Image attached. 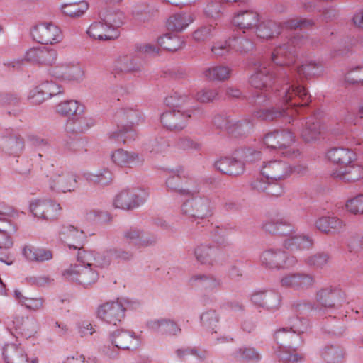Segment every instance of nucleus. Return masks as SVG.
Segmentation results:
<instances>
[{"instance_id": "1", "label": "nucleus", "mask_w": 363, "mask_h": 363, "mask_svg": "<svg viewBox=\"0 0 363 363\" xmlns=\"http://www.w3.org/2000/svg\"><path fill=\"white\" fill-rule=\"evenodd\" d=\"M279 92V95L284 102L291 103L289 106L281 111L268 109L260 110L256 113V117L263 120H273L279 116H286L289 117V122L290 123L294 120V116L298 113L296 107L306 106L311 101V96L308 95L307 90L298 81H293L290 84H285Z\"/></svg>"}, {"instance_id": "2", "label": "nucleus", "mask_w": 363, "mask_h": 363, "mask_svg": "<svg viewBox=\"0 0 363 363\" xmlns=\"http://www.w3.org/2000/svg\"><path fill=\"white\" fill-rule=\"evenodd\" d=\"M327 158L340 166L333 172L334 178L344 182H354L363 177V167L355 163L357 155L348 148L334 147L326 153Z\"/></svg>"}, {"instance_id": "3", "label": "nucleus", "mask_w": 363, "mask_h": 363, "mask_svg": "<svg viewBox=\"0 0 363 363\" xmlns=\"http://www.w3.org/2000/svg\"><path fill=\"white\" fill-rule=\"evenodd\" d=\"M171 96L167 103L172 105L173 108L163 112L160 117L162 126L170 130H180L186 126L187 121L191 116L189 111L184 110L189 99L186 96Z\"/></svg>"}, {"instance_id": "4", "label": "nucleus", "mask_w": 363, "mask_h": 363, "mask_svg": "<svg viewBox=\"0 0 363 363\" xmlns=\"http://www.w3.org/2000/svg\"><path fill=\"white\" fill-rule=\"evenodd\" d=\"M265 230L271 233L289 235L284 242V247L290 250H308L313 245L312 240L306 235L294 234V227L283 221L267 222L264 225Z\"/></svg>"}, {"instance_id": "5", "label": "nucleus", "mask_w": 363, "mask_h": 363, "mask_svg": "<svg viewBox=\"0 0 363 363\" xmlns=\"http://www.w3.org/2000/svg\"><path fill=\"white\" fill-rule=\"evenodd\" d=\"M263 142L267 147L279 150L285 157H296L299 155V151L292 146L295 136L289 130L270 132L264 136Z\"/></svg>"}, {"instance_id": "6", "label": "nucleus", "mask_w": 363, "mask_h": 363, "mask_svg": "<svg viewBox=\"0 0 363 363\" xmlns=\"http://www.w3.org/2000/svg\"><path fill=\"white\" fill-rule=\"evenodd\" d=\"M93 266L92 264L88 265L80 262L78 255L77 263L66 268L62 272V276L69 281L87 287L96 283L99 279V273L92 268Z\"/></svg>"}, {"instance_id": "7", "label": "nucleus", "mask_w": 363, "mask_h": 363, "mask_svg": "<svg viewBox=\"0 0 363 363\" xmlns=\"http://www.w3.org/2000/svg\"><path fill=\"white\" fill-rule=\"evenodd\" d=\"M313 21L311 19L303 18H292L279 26L273 21L262 22L257 26L256 33L257 37L268 40L272 38L280 33V28L286 29L305 28L313 25Z\"/></svg>"}, {"instance_id": "8", "label": "nucleus", "mask_w": 363, "mask_h": 363, "mask_svg": "<svg viewBox=\"0 0 363 363\" xmlns=\"http://www.w3.org/2000/svg\"><path fill=\"white\" fill-rule=\"evenodd\" d=\"M116 117L121 123H125V125L122 128L118 127V130L112 132L110 137L116 141L123 143L134 140L136 133L133 126L138 125L141 121L140 113L130 109L118 113Z\"/></svg>"}, {"instance_id": "9", "label": "nucleus", "mask_w": 363, "mask_h": 363, "mask_svg": "<svg viewBox=\"0 0 363 363\" xmlns=\"http://www.w3.org/2000/svg\"><path fill=\"white\" fill-rule=\"evenodd\" d=\"M33 38L42 45H57L63 40L61 28L52 22H41L35 25L31 30Z\"/></svg>"}, {"instance_id": "10", "label": "nucleus", "mask_w": 363, "mask_h": 363, "mask_svg": "<svg viewBox=\"0 0 363 363\" xmlns=\"http://www.w3.org/2000/svg\"><path fill=\"white\" fill-rule=\"evenodd\" d=\"M49 74L62 81L75 83H80L85 78L84 68L74 61L62 62L52 67L49 69Z\"/></svg>"}, {"instance_id": "11", "label": "nucleus", "mask_w": 363, "mask_h": 363, "mask_svg": "<svg viewBox=\"0 0 363 363\" xmlns=\"http://www.w3.org/2000/svg\"><path fill=\"white\" fill-rule=\"evenodd\" d=\"M260 172L267 180L277 183L288 179L293 172V168L284 160H273L264 162Z\"/></svg>"}, {"instance_id": "12", "label": "nucleus", "mask_w": 363, "mask_h": 363, "mask_svg": "<svg viewBox=\"0 0 363 363\" xmlns=\"http://www.w3.org/2000/svg\"><path fill=\"white\" fill-rule=\"evenodd\" d=\"M140 344V337L133 332L119 331L114 333L111 345L105 346L104 352L110 357L117 354L118 349L130 350L136 348Z\"/></svg>"}, {"instance_id": "13", "label": "nucleus", "mask_w": 363, "mask_h": 363, "mask_svg": "<svg viewBox=\"0 0 363 363\" xmlns=\"http://www.w3.org/2000/svg\"><path fill=\"white\" fill-rule=\"evenodd\" d=\"M262 265L269 269H289L295 266L296 259L281 250H267L260 256Z\"/></svg>"}, {"instance_id": "14", "label": "nucleus", "mask_w": 363, "mask_h": 363, "mask_svg": "<svg viewBox=\"0 0 363 363\" xmlns=\"http://www.w3.org/2000/svg\"><path fill=\"white\" fill-rule=\"evenodd\" d=\"M294 335L285 328L278 330L274 334V338L277 342L279 350H281L283 347L289 342L290 338ZM280 360L284 363H298L302 362L304 359V356L301 353H298L296 350H291L289 348L284 352L281 350L276 351Z\"/></svg>"}, {"instance_id": "15", "label": "nucleus", "mask_w": 363, "mask_h": 363, "mask_svg": "<svg viewBox=\"0 0 363 363\" xmlns=\"http://www.w3.org/2000/svg\"><path fill=\"white\" fill-rule=\"evenodd\" d=\"M125 311V307L119 301H109L99 307L97 316L108 324L116 325L124 318Z\"/></svg>"}, {"instance_id": "16", "label": "nucleus", "mask_w": 363, "mask_h": 363, "mask_svg": "<svg viewBox=\"0 0 363 363\" xmlns=\"http://www.w3.org/2000/svg\"><path fill=\"white\" fill-rule=\"evenodd\" d=\"M182 211L190 218L203 219L211 215L212 207L208 199L194 198L182 205Z\"/></svg>"}, {"instance_id": "17", "label": "nucleus", "mask_w": 363, "mask_h": 363, "mask_svg": "<svg viewBox=\"0 0 363 363\" xmlns=\"http://www.w3.org/2000/svg\"><path fill=\"white\" fill-rule=\"evenodd\" d=\"M252 44L243 38H229L223 42H217L211 48L212 52L217 56H222L232 50L238 52H246L250 50Z\"/></svg>"}, {"instance_id": "18", "label": "nucleus", "mask_w": 363, "mask_h": 363, "mask_svg": "<svg viewBox=\"0 0 363 363\" xmlns=\"http://www.w3.org/2000/svg\"><path fill=\"white\" fill-rule=\"evenodd\" d=\"M38 323L33 318L18 315L13 316L11 330L26 339L34 337L38 330Z\"/></svg>"}, {"instance_id": "19", "label": "nucleus", "mask_w": 363, "mask_h": 363, "mask_svg": "<svg viewBox=\"0 0 363 363\" xmlns=\"http://www.w3.org/2000/svg\"><path fill=\"white\" fill-rule=\"evenodd\" d=\"M50 186L52 189L57 191L71 192L77 188V180L76 176L72 173L58 169L51 177Z\"/></svg>"}, {"instance_id": "20", "label": "nucleus", "mask_w": 363, "mask_h": 363, "mask_svg": "<svg viewBox=\"0 0 363 363\" xmlns=\"http://www.w3.org/2000/svg\"><path fill=\"white\" fill-rule=\"evenodd\" d=\"M30 208L35 216L43 219L55 218L61 210L60 204L48 199H38L33 201Z\"/></svg>"}, {"instance_id": "21", "label": "nucleus", "mask_w": 363, "mask_h": 363, "mask_svg": "<svg viewBox=\"0 0 363 363\" xmlns=\"http://www.w3.org/2000/svg\"><path fill=\"white\" fill-rule=\"evenodd\" d=\"M89 7L86 0L69 1L62 3L59 10L64 16L77 20L84 17Z\"/></svg>"}, {"instance_id": "22", "label": "nucleus", "mask_w": 363, "mask_h": 363, "mask_svg": "<svg viewBox=\"0 0 363 363\" xmlns=\"http://www.w3.org/2000/svg\"><path fill=\"white\" fill-rule=\"evenodd\" d=\"M274 74L265 62L255 65V73L250 78V84L255 89H262L267 87L274 79Z\"/></svg>"}, {"instance_id": "23", "label": "nucleus", "mask_w": 363, "mask_h": 363, "mask_svg": "<svg viewBox=\"0 0 363 363\" xmlns=\"http://www.w3.org/2000/svg\"><path fill=\"white\" fill-rule=\"evenodd\" d=\"M61 91L60 86L53 82H47L30 90L28 97L32 101V103L40 104L45 99L57 95Z\"/></svg>"}, {"instance_id": "24", "label": "nucleus", "mask_w": 363, "mask_h": 363, "mask_svg": "<svg viewBox=\"0 0 363 363\" xmlns=\"http://www.w3.org/2000/svg\"><path fill=\"white\" fill-rule=\"evenodd\" d=\"M232 24L242 30L257 28L259 22V14L252 10L240 11L233 16Z\"/></svg>"}, {"instance_id": "25", "label": "nucleus", "mask_w": 363, "mask_h": 363, "mask_svg": "<svg viewBox=\"0 0 363 363\" xmlns=\"http://www.w3.org/2000/svg\"><path fill=\"white\" fill-rule=\"evenodd\" d=\"M281 285L295 289H304L314 284V277L309 274L294 273L285 275L281 280Z\"/></svg>"}, {"instance_id": "26", "label": "nucleus", "mask_w": 363, "mask_h": 363, "mask_svg": "<svg viewBox=\"0 0 363 363\" xmlns=\"http://www.w3.org/2000/svg\"><path fill=\"white\" fill-rule=\"evenodd\" d=\"M337 294L338 291L332 286H326L320 289L315 296L318 306L313 308V309L317 311L320 315H323L326 309L331 308L335 306V298Z\"/></svg>"}, {"instance_id": "27", "label": "nucleus", "mask_w": 363, "mask_h": 363, "mask_svg": "<svg viewBox=\"0 0 363 363\" xmlns=\"http://www.w3.org/2000/svg\"><path fill=\"white\" fill-rule=\"evenodd\" d=\"M87 34L95 40H109L116 38L118 34L103 20L93 22L88 28Z\"/></svg>"}, {"instance_id": "28", "label": "nucleus", "mask_w": 363, "mask_h": 363, "mask_svg": "<svg viewBox=\"0 0 363 363\" xmlns=\"http://www.w3.org/2000/svg\"><path fill=\"white\" fill-rule=\"evenodd\" d=\"M59 236L60 240L66 243L69 247L79 248L82 241L86 238L83 230H79L72 225L62 226Z\"/></svg>"}, {"instance_id": "29", "label": "nucleus", "mask_w": 363, "mask_h": 363, "mask_svg": "<svg viewBox=\"0 0 363 363\" xmlns=\"http://www.w3.org/2000/svg\"><path fill=\"white\" fill-rule=\"evenodd\" d=\"M145 201L133 191H122L116 195L113 200V205L117 208L129 210L138 207Z\"/></svg>"}, {"instance_id": "30", "label": "nucleus", "mask_w": 363, "mask_h": 363, "mask_svg": "<svg viewBox=\"0 0 363 363\" xmlns=\"http://www.w3.org/2000/svg\"><path fill=\"white\" fill-rule=\"evenodd\" d=\"M251 187L259 193H266L270 196H279L284 193L283 187L272 180H267L261 175L251 182Z\"/></svg>"}, {"instance_id": "31", "label": "nucleus", "mask_w": 363, "mask_h": 363, "mask_svg": "<svg viewBox=\"0 0 363 363\" xmlns=\"http://www.w3.org/2000/svg\"><path fill=\"white\" fill-rule=\"evenodd\" d=\"M322 133V125L318 118L313 116L306 119L301 131V138L306 143L316 141Z\"/></svg>"}, {"instance_id": "32", "label": "nucleus", "mask_w": 363, "mask_h": 363, "mask_svg": "<svg viewBox=\"0 0 363 363\" xmlns=\"http://www.w3.org/2000/svg\"><path fill=\"white\" fill-rule=\"evenodd\" d=\"M111 160L116 165L124 167H133L143 162L138 154L123 149L114 151L111 154Z\"/></svg>"}, {"instance_id": "33", "label": "nucleus", "mask_w": 363, "mask_h": 363, "mask_svg": "<svg viewBox=\"0 0 363 363\" xmlns=\"http://www.w3.org/2000/svg\"><path fill=\"white\" fill-rule=\"evenodd\" d=\"M232 71L227 65H213L203 69V77L208 81L223 82L230 78Z\"/></svg>"}, {"instance_id": "34", "label": "nucleus", "mask_w": 363, "mask_h": 363, "mask_svg": "<svg viewBox=\"0 0 363 363\" xmlns=\"http://www.w3.org/2000/svg\"><path fill=\"white\" fill-rule=\"evenodd\" d=\"M108 251L106 252L103 255H98L96 256L94 252H87L84 250H79V260L82 263H86L89 265V264H92L94 267H106L108 266L112 260L113 259V257L108 256Z\"/></svg>"}, {"instance_id": "35", "label": "nucleus", "mask_w": 363, "mask_h": 363, "mask_svg": "<svg viewBox=\"0 0 363 363\" xmlns=\"http://www.w3.org/2000/svg\"><path fill=\"white\" fill-rule=\"evenodd\" d=\"M215 166L222 173L231 176L239 175L245 170L244 164L241 161L231 157L221 158L216 162Z\"/></svg>"}, {"instance_id": "36", "label": "nucleus", "mask_w": 363, "mask_h": 363, "mask_svg": "<svg viewBox=\"0 0 363 363\" xmlns=\"http://www.w3.org/2000/svg\"><path fill=\"white\" fill-rule=\"evenodd\" d=\"M195 19L194 15L190 12H181L169 17L167 21L169 29L177 32L185 30Z\"/></svg>"}, {"instance_id": "37", "label": "nucleus", "mask_w": 363, "mask_h": 363, "mask_svg": "<svg viewBox=\"0 0 363 363\" xmlns=\"http://www.w3.org/2000/svg\"><path fill=\"white\" fill-rule=\"evenodd\" d=\"M3 357L6 363H28L24 350L16 344H7L3 349Z\"/></svg>"}, {"instance_id": "38", "label": "nucleus", "mask_w": 363, "mask_h": 363, "mask_svg": "<svg viewBox=\"0 0 363 363\" xmlns=\"http://www.w3.org/2000/svg\"><path fill=\"white\" fill-rule=\"evenodd\" d=\"M294 52L289 45L277 47L272 53V61L278 66H289L294 62Z\"/></svg>"}, {"instance_id": "39", "label": "nucleus", "mask_w": 363, "mask_h": 363, "mask_svg": "<svg viewBox=\"0 0 363 363\" xmlns=\"http://www.w3.org/2000/svg\"><path fill=\"white\" fill-rule=\"evenodd\" d=\"M23 255L27 259L36 262L49 261L53 257V254L51 250L32 246H26L23 248Z\"/></svg>"}, {"instance_id": "40", "label": "nucleus", "mask_w": 363, "mask_h": 363, "mask_svg": "<svg viewBox=\"0 0 363 363\" xmlns=\"http://www.w3.org/2000/svg\"><path fill=\"white\" fill-rule=\"evenodd\" d=\"M315 225L320 231L328 233L343 230L345 224L336 217H321L317 220Z\"/></svg>"}, {"instance_id": "41", "label": "nucleus", "mask_w": 363, "mask_h": 363, "mask_svg": "<svg viewBox=\"0 0 363 363\" xmlns=\"http://www.w3.org/2000/svg\"><path fill=\"white\" fill-rule=\"evenodd\" d=\"M148 328L154 331L167 335H175L180 331L177 324L164 319L152 320L148 323Z\"/></svg>"}, {"instance_id": "42", "label": "nucleus", "mask_w": 363, "mask_h": 363, "mask_svg": "<svg viewBox=\"0 0 363 363\" xmlns=\"http://www.w3.org/2000/svg\"><path fill=\"white\" fill-rule=\"evenodd\" d=\"M157 45L164 50L174 52L183 47L184 41L177 35L167 33L157 38Z\"/></svg>"}, {"instance_id": "43", "label": "nucleus", "mask_w": 363, "mask_h": 363, "mask_svg": "<svg viewBox=\"0 0 363 363\" xmlns=\"http://www.w3.org/2000/svg\"><path fill=\"white\" fill-rule=\"evenodd\" d=\"M100 18L110 25L111 28L114 30L116 28L121 26L125 21L124 13L121 11L113 9L101 12Z\"/></svg>"}, {"instance_id": "44", "label": "nucleus", "mask_w": 363, "mask_h": 363, "mask_svg": "<svg viewBox=\"0 0 363 363\" xmlns=\"http://www.w3.org/2000/svg\"><path fill=\"white\" fill-rule=\"evenodd\" d=\"M186 179L182 178L179 172H172V174L167 179L166 184L167 188L181 194H188L189 193L186 186Z\"/></svg>"}, {"instance_id": "45", "label": "nucleus", "mask_w": 363, "mask_h": 363, "mask_svg": "<svg viewBox=\"0 0 363 363\" xmlns=\"http://www.w3.org/2000/svg\"><path fill=\"white\" fill-rule=\"evenodd\" d=\"M124 238L127 243L138 248L148 246L153 242L152 240H150L141 235L138 230L132 228L125 233Z\"/></svg>"}, {"instance_id": "46", "label": "nucleus", "mask_w": 363, "mask_h": 363, "mask_svg": "<svg viewBox=\"0 0 363 363\" xmlns=\"http://www.w3.org/2000/svg\"><path fill=\"white\" fill-rule=\"evenodd\" d=\"M192 283L198 286H201L206 290H213L220 286V280L213 276L195 275L191 278Z\"/></svg>"}, {"instance_id": "47", "label": "nucleus", "mask_w": 363, "mask_h": 363, "mask_svg": "<svg viewBox=\"0 0 363 363\" xmlns=\"http://www.w3.org/2000/svg\"><path fill=\"white\" fill-rule=\"evenodd\" d=\"M84 107L79 104L77 101H65L57 106V111L59 113L66 116H77L83 112Z\"/></svg>"}, {"instance_id": "48", "label": "nucleus", "mask_w": 363, "mask_h": 363, "mask_svg": "<svg viewBox=\"0 0 363 363\" xmlns=\"http://www.w3.org/2000/svg\"><path fill=\"white\" fill-rule=\"evenodd\" d=\"M216 254L215 249L206 245H201L195 250L196 258L202 264H212Z\"/></svg>"}, {"instance_id": "49", "label": "nucleus", "mask_w": 363, "mask_h": 363, "mask_svg": "<svg viewBox=\"0 0 363 363\" xmlns=\"http://www.w3.org/2000/svg\"><path fill=\"white\" fill-rule=\"evenodd\" d=\"M83 175L87 181L101 185H107L112 181V174L107 169H104L96 174L84 172Z\"/></svg>"}, {"instance_id": "50", "label": "nucleus", "mask_w": 363, "mask_h": 363, "mask_svg": "<svg viewBox=\"0 0 363 363\" xmlns=\"http://www.w3.org/2000/svg\"><path fill=\"white\" fill-rule=\"evenodd\" d=\"M344 82L348 84H363V66H356L348 70Z\"/></svg>"}, {"instance_id": "51", "label": "nucleus", "mask_w": 363, "mask_h": 363, "mask_svg": "<svg viewBox=\"0 0 363 363\" xmlns=\"http://www.w3.org/2000/svg\"><path fill=\"white\" fill-rule=\"evenodd\" d=\"M346 210L354 215H363V193L348 199L345 203Z\"/></svg>"}, {"instance_id": "52", "label": "nucleus", "mask_w": 363, "mask_h": 363, "mask_svg": "<svg viewBox=\"0 0 363 363\" xmlns=\"http://www.w3.org/2000/svg\"><path fill=\"white\" fill-rule=\"evenodd\" d=\"M218 90L217 89L203 88L198 91L194 96V99L199 103H211L218 98Z\"/></svg>"}, {"instance_id": "53", "label": "nucleus", "mask_w": 363, "mask_h": 363, "mask_svg": "<svg viewBox=\"0 0 363 363\" xmlns=\"http://www.w3.org/2000/svg\"><path fill=\"white\" fill-rule=\"evenodd\" d=\"M57 57L58 53L56 50L47 47H41L39 64L52 66L55 64Z\"/></svg>"}, {"instance_id": "54", "label": "nucleus", "mask_w": 363, "mask_h": 363, "mask_svg": "<svg viewBox=\"0 0 363 363\" xmlns=\"http://www.w3.org/2000/svg\"><path fill=\"white\" fill-rule=\"evenodd\" d=\"M323 359L328 363H340L343 359V353L341 350L335 347L325 349L322 353Z\"/></svg>"}, {"instance_id": "55", "label": "nucleus", "mask_w": 363, "mask_h": 363, "mask_svg": "<svg viewBox=\"0 0 363 363\" xmlns=\"http://www.w3.org/2000/svg\"><path fill=\"white\" fill-rule=\"evenodd\" d=\"M321 67L322 66L320 64L310 62L298 67L297 74L301 79L303 78L307 79L312 75H315L317 73V70L320 69Z\"/></svg>"}, {"instance_id": "56", "label": "nucleus", "mask_w": 363, "mask_h": 363, "mask_svg": "<svg viewBox=\"0 0 363 363\" xmlns=\"http://www.w3.org/2000/svg\"><path fill=\"white\" fill-rule=\"evenodd\" d=\"M215 32V26L212 25L203 26L193 33V38L197 42H203L212 36Z\"/></svg>"}, {"instance_id": "57", "label": "nucleus", "mask_w": 363, "mask_h": 363, "mask_svg": "<svg viewBox=\"0 0 363 363\" xmlns=\"http://www.w3.org/2000/svg\"><path fill=\"white\" fill-rule=\"evenodd\" d=\"M280 296L273 291L265 292V299L262 305L268 309L277 308L280 304Z\"/></svg>"}, {"instance_id": "58", "label": "nucleus", "mask_w": 363, "mask_h": 363, "mask_svg": "<svg viewBox=\"0 0 363 363\" xmlns=\"http://www.w3.org/2000/svg\"><path fill=\"white\" fill-rule=\"evenodd\" d=\"M235 357L246 361H257L259 359V354L252 348L240 349L235 354Z\"/></svg>"}, {"instance_id": "59", "label": "nucleus", "mask_w": 363, "mask_h": 363, "mask_svg": "<svg viewBox=\"0 0 363 363\" xmlns=\"http://www.w3.org/2000/svg\"><path fill=\"white\" fill-rule=\"evenodd\" d=\"M108 257H113V259L118 262L130 260L133 257V253L123 249H111L108 250Z\"/></svg>"}, {"instance_id": "60", "label": "nucleus", "mask_w": 363, "mask_h": 363, "mask_svg": "<svg viewBox=\"0 0 363 363\" xmlns=\"http://www.w3.org/2000/svg\"><path fill=\"white\" fill-rule=\"evenodd\" d=\"M179 146L184 150L199 151L201 149L202 144L191 138H182L179 142Z\"/></svg>"}, {"instance_id": "61", "label": "nucleus", "mask_w": 363, "mask_h": 363, "mask_svg": "<svg viewBox=\"0 0 363 363\" xmlns=\"http://www.w3.org/2000/svg\"><path fill=\"white\" fill-rule=\"evenodd\" d=\"M136 50L145 55H157L160 54V47L151 43H140L136 45Z\"/></svg>"}, {"instance_id": "62", "label": "nucleus", "mask_w": 363, "mask_h": 363, "mask_svg": "<svg viewBox=\"0 0 363 363\" xmlns=\"http://www.w3.org/2000/svg\"><path fill=\"white\" fill-rule=\"evenodd\" d=\"M41 47L31 48L28 49L24 56V60L33 63H40Z\"/></svg>"}, {"instance_id": "63", "label": "nucleus", "mask_w": 363, "mask_h": 363, "mask_svg": "<svg viewBox=\"0 0 363 363\" xmlns=\"http://www.w3.org/2000/svg\"><path fill=\"white\" fill-rule=\"evenodd\" d=\"M243 158L246 162L252 163L261 159V152L253 148H247L243 151Z\"/></svg>"}, {"instance_id": "64", "label": "nucleus", "mask_w": 363, "mask_h": 363, "mask_svg": "<svg viewBox=\"0 0 363 363\" xmlns=\"http://www.w3.org/2000/svg\"><path fill=\"white\" fill-rule=\"evenodd\" d=\"M205 12L211 18H218L221 13V5L218 2H211L207 5Z\"/></svg>"}]
</instances>
